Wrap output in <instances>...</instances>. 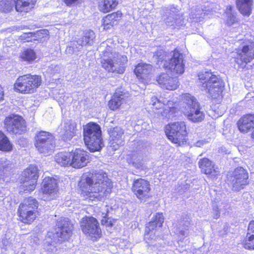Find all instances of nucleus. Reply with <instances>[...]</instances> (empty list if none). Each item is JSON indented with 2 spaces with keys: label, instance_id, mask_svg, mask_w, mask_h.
Returning <instances> with one entry per match:
<instances>
[{
  "label": "nucleus",
  "instance_id": "f03ea898",
  "mask_svg": "<svg viewBox=\"0 0 254 254\" xmlns=\"http://www.w3.org/2000/svg\"><path fill=\"white\" fill-rule=\"evenodd\" d=\"M39 205L36 198L32 196L25 197L18 206L17 221L24 225H30L38 221L41 215Z\"/></svg>",
  "mask_w": 254,
  "mask_h": 254
},
{
  "label": "nucleus",
  "instance_id": "cd10ccee",
  "mask_svg": "<svg viewBox=\"0 0 254 254\" xmlns=\"http://www.w3.org/2000/svg\"><path fill=\"white\" fill-rule=\"evenodd\" d=\"M241 244L245 249L254 251V220L249 222L246 235Z\"/></svg>",
  "mask_w": 254,
  "mask_h": 254
},
{
  "label": "nucleus",
  "instance_id": "dca6fc26",
  "mask_svg": "<svg viewBox=\"0 0 254 254\" xmlns=\"http://www.w3.org/2000/svg\"><path fill=\"white\" fill-rule=\"evenodd\" d=\"M112 53L105 51L101 58L100 64L101 67L108 73L116 74H122L125 71V65L123 63L118 64L117 60H115L111 56Z\"/></svg>",
  "mask_w": 254,
  "mask_h": 254
},
{
  "label": "nucleus",
  "instance_id": "f8f14e48",
  "mask_svg": "<svg viewBox=\"0 0 254 254\" xmlns=\"http://www.w3.org/2000/svg\"><path fill=\"white\" fill-rule=\"evenodd\" d=\"M158 62L162 64V66L165 70L174 74L182 75L185 72V64L183 55L176 49L173 51L171 58L168 61L159 59Z\"/></svg>",
  "mask_w": 254,
  "mask_h": 254
},
{
  "label": "nucleus",
  "instance_id": "473e14b6",
  "mask_svg": "<svg viewBox=\"0 0 254 254\" xmlns=\"http://www.w3.org/2000/svg\"><path fill=\"white\" fill-rule=\"evenodd\" d=\"M19 58L21 62L31 64L36 60L37 55L34 49L28 48L24 49L20 52Z\"/></svg>",
  "mask_w": 254,
  "mask_h": 254
},
{
  "label": "nucleus",
  "instance_id": "4468645a",
  "mask_svg": "<svg viewBox=\"0 0 254 254\" xmlns=\"http://www.w3.org/2000/svg\"><path fill=\"white\" fill-rule=\"evenodd\" d=\"M6 130L14 134H22L27 131L25 120L21 116L12 114L5 117L3 121Z\"/></svg>",
  "mask_w": 254,
  "mask_h": 254
},
{
  "label": "nucleus",
  "instance_id": "b1692460",
  "mask_svg": "<svg viewBox=\"0 0 254 254\" xmlns=\"http://www.w3.org/2000/svg\"><path fill=\"white\" fill-rule=\"evenodd\" d=\"M198 165L201 172L205 175L214 178H217L219 175L218 168L215 167L213 162L207 158L200 159L198 162Z\"/></svg>",
  "mask_w": 254,
  "mask_h": 254
},
{
  "label": "nucleus",
  "instance_id": "de8ad7c7",
  "mask_svg": "<svg viewBox=\"0 0 254 254\" xmlns=\"http://www.w3.org/2000/svg\"><path fill=\"white\" fill-rule=\"evenodd\" d=\"M200 143H201V142H200V141H197V142H196V144H200ZM197 146H199V145H197Z\"/></svg>",
  "mask_w": 254,
  "mask_h": 254
},
{
  "label": "nucleus",
  "instance_id": "6ab92c4d",
  "mask_svg": "<svg viewBox=\"0 0 254 254\" xmlns=\"http://www.w3.org/2000/svg\"><path fill=\"white\" fill-rule=\"evenodd\" d=\"M164 222L162 212H157L149 221L145 227V236L148 240H152L156 237V231L158 228H161Z\"/></svg>",
  "mask_w": 254,
  "mask_h": 254
},
{
  "label": "nucleus",
  "instance_id": "a18cd8bd",
  "mask_svg": "<svg viewBox=\"0 0 254 254\" xmlns=\"http://www.w3.org/2000/svg\"><path fill=\"white\" fill-rule=\"evenodd\" d=\"M250 137L252 140H254V130L251 133Z\"/></svg>",
  "mask_w": 254,
  "mask_h": 254
},
{
  "label": "nucleus",
  "instance_id": "6e6552de",
  "mask_svg": "<svg viewBox=\"0 0 254 254\" xmlns=\"http://www.w3.org/2000/svg\"><path fill=\"white\" fill-rule=\"evenodd\" d=\"M240 41V47L235 50L237 57L235 62L239 68L244 69L248 63L254 60V41L245 39Z\"/></svg>",
  "mask_w": 254,
  "mask_h": 254
},
{
  "label": "nucleus",
  "instance_id": "e433bc0d",
  "mask_svg": "<svg viewBox=\"0 0 254 254\" xmlns=\"http://www.w3.org/2000/svg\"><path fill=\"white\" fill-rule=\"evenodd\" d=\"M15 8V0H0V12L7 13Z\"/></svg>",
  "mask_w": 254,
  "mask_h": 254
},
{
  "label": "nucleus",
  "instance_id": "c85d7f7f",
  "mask_svg": "<svg viewBox=\"0 0 254 254\" xmlns=\"http://www.w3.org/2000/svg\"><path fill=\"white\" fill-rule=\"evenodd\" d=\"M165 105V108L161 112V115L164 118L169 119L174 117L180 110V104L177 101L168 100Z\"/></svg>",
  "mask_w": 254,
  "mask_h": 254
},
{
  "label": "nucleus",
  "instance_id": "7c9ffc66",
  "mask_svg": "<svg viewBox=\"0 0 254 254\" xmlns=\"http://www.w3.org/2000/svg\"><path fill=\"white\" fill-rule=\"evenodd\" d=\"M119 4L118 0H101L98 3V8L101 12L107 13L115 9Z\"/></svg>",
  "mask_w": 254,
  "mask_h": 254
},
{
  "label": "nucleus",
  "instance_id": "a19ab883",
  "mask_svg": "<svg viewBox=\"0 0 254 254\" xmlns=\"http://www.w3.org/2000/svg\"><path fill=\"white\" fill-rule=\"evenodd\" d=\"M36 33L34 32L24 33L19 37V40L23 43L31 42ZM35 39H34L35 40Z\"/></svg>",
  "mask_w": 254,
  "mask_h": 254
},
{
  "label": "nucleus",
  "instance_id": "423d86ee",
  "mask_svg": "<svg viewBox=\"0 0 254 254\" xmlns=\"http://www.w3.org/2000/svg\"><path fill=\"white\" fill-rule=\"evenodd\" d=\"M83 140L90 152L100 151L104 146L100 126L96 123L90 122L83 126Z\"/></svg>",
  "mask_w": 254,
  "mask_h": 254
},
{
  "label": "nucleus",
  "instance_id": "72a5a7b5",
  "mask_svg": "<svg viewBox=\"0 0 254 254\" xmlns=\"http://www.w3.org/2000/svg\"><path fill=\"white\" fill-rule=\"evenodd\" d=\"M226 15L225 24L230 27L239 23V19L237 17L236 13L233 11V7L232 5H227L225 10Z\"/></svg>",
  "mask_w": 254,
  "mask_h": 254
},
{
  "label": "nucleus",
  "instance_id": "4be33fe9",
  "mask_svg": "<svg viewBox=\"0 0 254 254\" xmlns=\"http://www.w3.org/2000/svg\"><path fill=\"white\" fill-rule=\"evenodd\" d=\"M124 14L121 10L108 13L101 20V26L103 30L108 31L119 25L123 19Z\"/></svg>",
  "mask_w": 254,
  "mask_h": 254
},
{
  "label": "nucleus",
  "instance_id": "37998d69",
  "mask_svg": "<svg viewBox=\"0 0 254 254\" xmlns=\"http://www.w3.org/2000/svg\"><path fill=\"white\" fill-rule=\"evenodd\" d=\"M81 0H63V2L65 3L67 6H72L79 3Z\"/></svg>",
  "mask_w": 254,
  "mask_h": 254
},
{
  "label": "nucleus",
  "instance_id": "ddd939ff",
  "mask_svg": "<svg viewBox=\"0 0 254 254\" xmlns=\"http://www.w3.org/2000/svg\"><path fill=\"white\" fill-rule=\"evenodd\" d=\"M131 190L136 197L141 202H145L152 197L150 182L145 179H134L132 183Z\"/></svg>",
  "mask_w": 254,
  "mask_h": 254
},
{
  "label": "nucleus",
  "instance_id": "f704fd0d",
  "mask_svg": "<svg viewBox=\"0 0 254 254\" xmlns=\"http://www.w3.org/2000/svg\"><path fill=\"white\" fill-rule=\"evenodd\" d=\"M13 146L8 137L0 130V150L9 152L12 150Z\"/></svg>",
  "mask_w": 254,
  "mask_h": 254
},
{
  "label": "nucleus",
  "instance_id": "f257e3e1",
  "mask_svg": "<svg viewBox=\"0 0 254 254\" xmlns=\"http://www.w3.org/2000/svg\"><path fill=\"white\" fill-rule=\"evenodd\" d=\"M78 184L80 196L84 200L100 201L112 193L113 183L102 171L88 172Z\"/></svg>",
  "mask_w": 254,
  "mask_h": 254
},
{
  "label": "nucleus",
  "instance_id": "393cba45",
  "mask_svg": "<svg viewBox=\"0 0 254 254\" xmlns=\"http://www.w3.org/2000/svg\"><path fill=\"white\" fill-rule=\"evenodd\" d=\"M58 184L57 180L50 177H46L43 179L40 189L41 192L47 195H53L58 191Z\"/></svg>",
  "mask_w": 254,
  "mask_h": 254
},
{
  "label": "nucleus",
  "instance_id": "5701e85b",
  "mask_svg": "<svg viewBox=\"0 0 254 254\" xmlns=\"http://www.w3.org/2000/svg\"><path fill=\"white\" fill-rule=\"evenodd\" d=\"M111 146L115 149L123 144L124 130L120 127H111L107 130Z\"/></svg>",
  "mask_w": 254,
  "mask_h": 254
},
{
  "label": "nucleus",
  "instance_id": "ea45409f",
  "mask_svg": "<svg viewBox=\"0 0 254 254\" xmlns=\"http://www.w3.org/2000/svg\"><path fill=\"white\" fill-rule=\"evenodd\" d=\"M151 108L153 111H157L161 109L165 105V104L157 98L156 96H152L151 99Z\"/></svg>",
  "mask_w": 254,
  "mask_h": 254
},
{
  "label": "nucleus",
  "instance_id": "79ce46f5",
  "mask_svg": "<svg viewBox=\"0 0 254 254\" xmlns=\"http://www.w3.org/2000/svg\"><path fill=\"white\" fill-rule=\"evenodd\" d=\"M101 224L106 227H112L113 226V222L108 217L105 216L101 220Z\"/></svg>",
  "mask_w": 254,
  "mask_h": 254
},
{
  "label": "nucleus",
  "instance_id": "4c0bfd02",
  "mask_svg": "<svg viewBox=\"0 0 254 254\" xmlns=\"http://www.w3.org/2000/svg\"><path fill=\"white\" fill-rule=\"evenodd\" d=\"M56 235L58 238H61V241L68 240L71 236V231L64 224L59 227V231L56 232Z\"/></svg>",
  "mask_w": 254,
  "mask_h": 254
},
{
  "label": "nucleus",
  "instance_id": "9d476101",
  "mask_svg": "<svg viewBox=\"0 0 254 254\" xmlns=\"http://www.w3.org/2000/svg\"><path fill=\"white\" fill-rule=\"evenodd\" d=\"M83 234L93 241H97L102 237V231L97 218L92 216H85L79 222Z\"/></svg>",
  "mask_w": 254,
  "mask_h": 254
},
{
  "label": "nucleus",
  "instance_id": "a878e982",
  "mask_svg": "<svg viewBox=\"0 0 254 254\" xmlns=\"http://www.w3.org/2000/svg\"><path fill=\"white\" fill-rule=\"evenodd\" d=\"M237 125L239 130L243 133H248L254 129V113L242 116L237 121Z\"/></svg>",
  "mask_w": 254,
  "mask_h": 254
},
{
  "label": "nucleus",
  "instance_id": "20e7f679",
  "mask_svg": "<svg viewBox=\"0 0 254 254\" xmlns=\"http://www.w3.org/2000/svg\"><path fill=\"white\" fill-rule=\"evenodd\" d=\"M167 138L177 146H184L189 144V127L186 122L177 121L168 123L164 127Z\"/></svg>",
  "mask_w": 254,
  "mask_h": 254
},
{
  "label": "nucleus",
  "instance_id": "c03bdc74",
  "mask_svg": "<svg viewBox=\"0 0 254 254\" xmlns=\"http://www.w3.org/2000/svg\"><path fill=\"white\" fill-rule=\"evenodd\" d=\"M4 91L3 87L0 84V102L4 100Z\"/></svg>",
  "mask_w": 254,
  "mask_h": 254
},
{
  "label": "nucleus",
  "instance_id": "2eb2a0df",
  "mask_svg": "<svg viewBox=\"0 0 254 254\" xmlns=\"http://www.w3.org/2000/svg\"><path fill=\"white\" fill-rule=\"evenodd\" d=\"M53 136L49 132L41 130L34 137V145L40 153H46L53 150L55 147Z\"/></svg>",
  "mask_w": 254,
  "mask_h": 254
},
{
  "label": "nucleus",
  "instance_id": "7ed1b4c3",
  "mask_svg": "<svg viewBox=\"0 0 254 254\" xmlns=\"http://www.w3.org/2000/svg\"><path fill=\"white\" fill-rule=\"evenodd\" d=\"M198 79L211 99L221 100L223 99L225 84L222 79L209 71L200 73Z\"/></svg>",
  "mask_w": 254,
  "mask_h": 254
},
{
  "label": "nucleus",
  "instance_id": "09e8293b",
  "mask_svg": "<svg viewBox=\"0 0 254 254\" xmlns=\"http://www.w3.org/2000/svg\"><path fill=\"white\" fill-rule=\"evenodd\" d=\"M165 56H166V55H165L164 54H163V55H162V58H163L164 57H165Z\"/></svg>",
  "mask_w": 254,
  "mask_h": 254
},
{
  "label": "nucleus",
  "instance_id": "9b49d317",
  "mask_svg": "<svg viewBox=\"0 0 254 254\" xmlns=\"http://www.w3.org/2000/svg\"><path fill=\"white\" fill-rule=\"evenodd\" d=\"M249 175L247 170L239 166L234 169L227 176V180L230 183L232 189L235 191H240L249 184Z\"/></svg>",
  "mask_w": 254,
  "mask_h": 254
},
{
  "label": "nucleus",
  "instance_id": "c756f323",
  "mask_svg": "<svg viewBox=\"0 0 254 254\" xmlns=\"http://www.w3.org/2000/svg\"><path fill=\"white\" fill-rule=\"evenodd\" d=\"M236 5L243 16L249 17L252 13L254 0H236Z\"/></svg>",
  "mask_w": 254,
  "mask_h": 254
},
{
  "label": "nucleus",
  "instance_id": "0eeeda50",
  "mask_svg": "<svg viewBox=\"0 0 254 254\" xmlns=\"http://www.w3.org/2000/svg\"><path fill=\"white\" fill-rule=\"evenodd\" d=\"M181 100L185 104L184 114L189 121L198 123L204 120L205 114L201 111V106L195 97L189 93H183Z\"/></svg>",
  "mask_w": 254,
  "mask_h": 254
},
{
  "label": "nucleus",
  "instance_id": "aec40b11",
  "mask_svg": "<svg viewBox=\"0 0 254 254\" xmlns=\"http://www.w3.org/2000/svg\"><path fill=\"white\" fill-rule=\"evenodd\" d=\"M153 67L149 64L140 63L135 65L133 73L141 82H147L151 80L153 74Z\"/></svg>",
  "mask_w": 254,
  "mask_h": 254
},
{
  "label": "nucleus",
  "instance_id": "f3484780",
  "mask_svg": "<svg viewBox=\"0 0 254 254\" xmlns=\"http://www.w3.org/2000/svg\"><path fill=\"white\" fill-rule=\"evenodd\" d=\"M128 94L122 87L116 89L110 99L108 101V106L111 111L120 110L128 101Z\"/></svg>",
  "mask_w": 254,
  "mask_h": 254
},
{
  "label": "nucleus",
  "instance_id": "39448f33",
  "mask_svg": "<svg viewBox=\"0 0 254 254\" xmlns=\"http://www.w3.org/2000/svg\"><path fill=\"white\" fill-rule=\"evenodd\" d=\"M43 84L42 76L26 73L19 76L15 80L13 91L18 94L30 95L36 93Z\"/></svg>",
  "mask_w": 254,
  "mask_h": 254
},
{
  "label": "nucleus",
  "instance_id": "412c9836",
  "mask_svg": "<svg viewBox=\"0 0 254 254\" xmlns=\"http://www.w3.org/2000/svg\"><path fill=\"white\" fill-rule=\"evenodd\" d=\"M158 85L161 88L168 90H175L180 85L177 77L170 76L168 73L162 72L156 78Z\"/></svg>",
  "mask_w": 254,
  "mask_h": 254
},
{
  "label": "nucleus",
  "instance_id": "bb28decb",
  "mask_svg": "<svg viewBox=\"0 0 254 254\" xmlns=\"http://www.w3.org/2000/svg\"><path fill=\"white\" fill-rule=\"evenodd\" d=\"M38 0H15V10L18 13L26 14L33 10Z\"/></svg>",
  "mask_w": 254,
  "mask_h": 254
},
{
  "label": "nucleus",
  "instance_id": "2f4dec72",
  "mask_svg": "<svg viewBox=\"0 0 254 254\" xmlns=\"http://www.w3.org/2000/svg\"><path fill=\"white\" fill-rule=\"evenodd\" d=\"M55 160L61 167H71V151H62L58 153L55 155Z\"/></svg>",
  "mask_w": 254,
  "mask_h": 254
},
{
  "label": "nucleus",
  "instance_id": "c9c22d12",
  "mask_svg": "<svg viewBox=\"0 0 254 254\" xmlns=\"http://www.w3.org/2000/svg\"><path fill=\"white\" fill-rule=\"evenodd\" d=\"M77 125L76 123L69 121L65 126L64 136L66 139H71L76 135Z\"/></svg>",
  "mask_w": 254,
  "mask_h": 254
},
{
  "label": "nucleus",
  "instance_id": "49530a36",
  "mask_svg": "<svg viewBox=\"0 0 254 254\" xmlns=\"http://www.w3.org/2000/svg\"><path fill=\"white\" fill-rule=\"evenodd\" d=\"M179 233L182 236H184L185 235V232L184 231H180Z\"/></svg>",
  "mask_w": 254,
  "mask_h": 254
},
{
  "label": "nucleus",
  "instance_id": "a211bd4d",
  "mask_svg": "<svg viewBox=\"0 0 254 254\" xmlns=\"http://www.w3.org/2000/svg\"><path fill=\"white\" fill-rule=\"evenodd\" d=\"M91 161L90 154L81 148H76L71 151V167L75 169H81L87 165Z\"/></svg>",
  "mask_w": 254,
  "mask_h": 254
},
{
  "label": "nucleus",
  "instance_id": "1a4fd4ad",
  "mask_svg": "<svg viewBox=\"0 0 254 254\" xmlns=\"http://www.w3.org/2000/svg\"><path fill=\"white\" fill-rule=\"evenodd\" d=\"M39 177L38 167L33 164L29 165L20 175V189L25 193L33 191L36 187Z\"/></svg>",
  "mask_w": 254,
  "mask_h": 254
},
{
  "label": "nucleus",
  "instance_id": "58836bf2",
  "mask_svg": "<svg viewBox=\"0 0 254 254\" xmlns=\"http://www.w3.org/2000/svg\"><path fill=\"white\" fill-rule=\"evenodd\" d=\"M95 38V33L93 31H87L82 37L81 44L83 45H91Z\"/></svg>",
  "mask_w": 254,
  "mask_h": 254
}]
</instances>
